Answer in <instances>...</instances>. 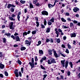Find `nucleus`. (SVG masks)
I'll return each instance as SVG.
<instances>
[{"mask_svg": "<svg viewBox=\"0 0 80 80\" xmlns=\"http://www.w3.org/2000/svg\"><path fill=\"white\" fill-rule=\"evenodd\" d=\"M3 43H5L6 42V39L5 38H3Z\"/></svg>", "mask_w": 80, "mask_h": 80, "instance_id": "nucleus-39", "label": "nucleus"}, {"mask_svg": "<svg viewBox=\"0 0 80 80\" xmlns=\"http://www.w3.org/2000/svg\"><path fill=\"white\" fill-rule=\"evenodd\" d=\"M42 14L44 15H48V12H47L45 11H43L42 12Z\"/></svg>", "mask_w": 80, "mask_h": 80, "instance_id": "nucleus-3", "label": "nucleus"}, {"mask_svg": "<svg viewBox=\"0 0 80 80\" xmlns=\"http://www.w3.org/2000/svg\"><path fill=\"white\" fill-rule=\"evenodd\" d=\"M9 18L11 20H12L13 21H15V19L13 18L12 17H9Z\"/></svg>", "mask_w": 80, "mask_h": 80, "instance_id": "nucleus-18", "label": "nucleus"}, {"mask_svg": "<svg viewBox=\"0 0 80 80\" xmlns=\"http://www.w3.org/2000/svg\"><path fill=\"white\" fill-rule=\"evenodd\" d=\"M73 10L74 12H77V11L79 10V9L77 8H76L73 9Z\"/></svg>", "mask_w": 80, "mask_h": 80, "instance_id": "nucleus-13", "label": "nucleus"}, {"mask_svg": "<svg viewBox=\"0 0 80 80\" xmlns=\"http://www.w3.org/2000/svg\"><path fill=\"white\" fill-rule=\"evenodd\" d=\"M60 54H61V55L63 57H65V55L63 54H62V53H60Z\"/></svg>", "mask_w": 80, "mask_h": 80, "instance_id": "nucleus-52", "label": "nucleus"}, {"mask_svg": "<svg viewBox=\"0 0 80 80\" xmlns=\"http://www.w3.org/2000/svg\"><path fill=\"white\" fill-rule=\"evenodd\" d=\"M48 64H50V65L52 63V62L51 61H50L49 59L48 60Z\"/></svg>", "mask_w": 80, "mask_h": 80, "instance_id": "nucleus-26", "label": "nucleus"}, {"mask_svg": "<svg viewBox=\"0 0 80 80\" xmlns=\"http://www.w3.org/2000/svg\"><path fill=\"white\" fill-rule=\"evenodd\" d=\"M5 66L3 64H2L0 63V68L1 69H3V68H4V67Z\"/></svg>", "mask_w": 80, "mask_h": 80, "instance_id": "nucleus-12", "label": "nucleus"}, {"mask_svg": "<svg viewBox=\"0 0 80 80\" xmlns=\"http://www.w3.org/2000/svg\"><path fill=\"white\" fill-rule=\"evenodd\" d=\"M35 20H36V21H38V17H35Z\"/></svg>", "mask_w": 80, "mask_h": 80, "instance_id": "nucleus-64", "label": "nucleus"}, {"mask_svg": "<svg viewBox=\"0 0 80 80\" xmlns=\"http://www.w3.org/2000/svg\"><path fill=\"white\" fill-rule=\"evenodd\" d=\"M14 8H11V12H14Z\"/></svg>", "mask_w": 80, "mask_h": 80, "instance_id": "nucleus-33", "label": "nucleus"}, {"mask_svg": "<svg viewBox=\"0 0 80 80\" xmlns=\"http://www.w3.org/2000/svg\"><path fill=\"white\" fill-rule=\"evenodd\" d=\"M5 35L7 36V37H10L11 35V34L10 33H6Z\"/></svg>", "mask_w": 80, "mask_h": 80, "instance_id": "nucleus-24", "label": "nucleus"}, {"mask_svg": "<svg viewBox=\"0 0 80 80\" xmlns=\"http://www.w3.org/2000/svg\"><path fill=\"white\" fill-rule=\"evenodd\" d=\"M55 33L57 35L56 36L57 37H58V36H59V32L58 31L56 32Z\"/></svg>", "mask_w": 80, "mask_h": 80, "instance_id": "nucleus-19", "label": "nucleus"}, {"mask_svg": "<svg viewBox=\"0 0 80 80\" xmlns=\"http://www.w3.org/2000/svg\"><path fill=\"white\" fill-rule=\"evenodd\" d=\"M41 28H45V26H44V25L42 24H41Z\"/></svg>", "mask_w": 80, "mask_h": 80, "instance_id": "nucleus-51", "label": "nucleus"}, {"mask_svg": "<svg viewBox=\"0 0 80 80\" xmlns=\"http://www.w3.org/2000/svg\"><path fill=\"white\" fill-rule=\"evenodd\" d=\"M41 68H42V69H43V70H45V68L43 67V66L42 65H41Z\"/></svg>", "mask_w": 80, "mask_h": 80, "instance_id": "nucleus-40", "label": "nucleus"}, {"mask_svg": "<svg viewBox=\"0 0 80 80\" xmlns=\"http://www.w3.org/2000/svg\"><path fill=\"white\" fill-rule=\"evenodd\" d=\"M69 64L70 65V67L71 68H73V63H72V62H69Z\"/></svg>", "mask_w": 80, "mask_h": 80, "instance_id": "nucleus-22", "label": "nucleus"}, {"mask_svg": "<svg viewBox=\"0 0 80 80\" xmlns=\"http://www.w3.org/2000/svg\"><path fill=\"white\" fill-rule=\"evenodd\" d=\"M50 40V41H49V42H51V43H53V39L51 38Z\"/></svg>", "mask_w": 80, "mask_h": 80, "instance_id": "nucleus-53", "label": "nucleus"}, {"mask_svg": "<svg viewBox=\"0 0 80 80\" xmlns=\"http://www.w3.org/2000/svg\"><path fill=\"white\" fill-rule=\"evenodd\" d=\"M10 7H15V6L13 4H9L8 5L7 8H10Z\"/></svg>", "mask_w": 80, "mask_h": 80, "instance_id": "nucleus-4", "label": "nucleus"}, {"mask_svg": "<svg viewBox=\"0 0 80 80\" xmlns=\"http://www.w3.org/2000/svg\"><path fill=\"white\" fill-rule=\"evenodd\" d=\"M44 24L45 26L47 25V21H46V19H44Z\"/></svg>", "mask_w": 80, "mask_h": 80, "instance_id": "nucleus-35", "label": "nucleus"}, {"mask_svg": "<svg viewBox=\"0 0 80 80\" xmlns=\"http://www.w3.org/2000/svg\"><path fill=\"white\" fill-rule=\"evenodd\" d=\"M11 37L13 38V40H15V39H16L15 37V36L13 35L11 36Z\"/></svg>", "mask_w": 80, "mask_h": 80, "instance_id": "nucleus-32", "label": "nucleus"}, {"mask_svg": "<svg viewBox=\"0 0 80 80\" xmlns=\"http://www.w3.org/2000/svg\"><path fill=\"white\" fill-rule=\"evenodd\" d=\"M26 49V48H25V47H22L21 48V50L22 51L25 50Z\"/></svg>", "mask_w": 80, "mask_h": 80, "instance_id": "nucleus-23", "label": "nucleus"}, {"mask_svg": "<svg viewBox=\"0 0 80 80\" xmlns=\"http://www.w3.org/2000/svg\"><path fill=\"white\" fill-rule=\"evenodd\" d=\"M65 60H62L61 61L62 65L63 67H65Z\"/></svg>", "mask_w": 80, "mask_h": 80, "instance_id": "nucleus-8", "label": "nucleus"}, {"mask_svg": "<svg viewBox=\"0 0 80 80\" xmlns=\"http://www.w3.org/2000/svg\"><path fill=\"white\" fill-rule=\"evenodd\" d=\"M30 8H33V5L31 3L30 4Z\"/></svg>", "mask_w": 80, "mask_h": 80, "instance_id": "nucleus-30", "label": "nucleus"}, {"mask_svg": "<svg viewBox=\"0 0 80 80\" xmlns=\"http://www.w3.org/2000/svg\"><path fill=\"white\" fill-rule=\"evenodd\" d=\"M14 36H17V35H18V33H17V32H15V33L14 34Z\"/></svg>", "mask_w": 80, "mask_h": 80, "instance_id": "nucleus-61", "label": "nucleus"}, {"mask_svg": "<svg viewBox=\"0 0 80 80\" xmlns=\"http://www.w3.org/2000/svg\"><path fill=\"white\" fill-rule=\"evenodd\" d=\"M58 32H60V33L62 32V31L60 28L58 29Z\"/></svg>", "mask_w": 80, "mask_h": 80, "instance_id": "nucleus-49", "label": "nucleus"}, {"mask_svg": "<svg viewBox=\"0 0 80 80\" xmlns=\"http://www.w3.org/2000/svg\"><path fill=\"white\" fill-rule=\"evenodd\" d=\"M66 15H67V16H68L69 15H70V14L68 12H66Z\"/></svg>", "mask_w": 80, "mask_h": 80, "instance_id": "nucleus-59", "label": "nucleus"}, {"mask_svg": "<svg viewBox=\"0 0 80 80\" xmlns=\"http://www.w3.org/2000/svg\"><path fill=\"white\" fill-rule=\"evenodd\" d=\"M36 33V31H33L32 32V34L33 35H34Z\"/></svg>", "mask_w": 80, "mask_h": 80, "instance_id": "nucleus-47", "label": "nucleus"}, {"mask_svg": "<svg viewBox=\"0 0 80 80\" xmlns=\"http://www.w3.org/2000/svg\"><path fill=\"white\" fill-rule=\"evenodd\" d=\"M67 74L68 76H70V74H71V73H70V72L68 71L67 72Z\"/></svg>", "mask_w": 80, "mask_h": 80, "instance_id": "nucleus-41", "label": "nucleus"}, {"mask_svg": "<svg viewBox=\"0 0 80 80\" xmlns=\"http://www.w3.org/2000/svg\"><path fill=\"white\" fill-rule=\"evenodd\" d=\"M48 53H49V52H52V50L51 49H49L48 50Z\"/></svg>", "mask_w": 80, "mask_h": 80, "instance_id": "nucleus-62", "label": "nucleus"}, {"mask_svg": "<svg viewBox=\"0 0 80 80\" xmlns=\"http://www.w3.org/2000/svg\"><path fill=\"white\" fill-rule=\"evenodd\" d=\"M17 63H19V65H22V62H21L20 60L18 59L17 61Z\"/></svg>", "mask_w": 80, "mask_h": 80, "instance_id": "nucleus-21", "label": "nucleus"}, {"mask_svg": "<svg viewBox=\"0 0 80 80\" xmlns=\"http://www.w3.org/2000/svg\"><path fill=\"white\" fill-rule=\"evenodd\" d=\"M55 19H54V18L52 17V18H51L50 20V21L51 22H52V23H54V20Z\"/></svg>", "mask_w": 80, "mask_h": 80, "instance_id": "nucleus-17", "label": "nucleus"}, {"mask_svg": "<svg viewBox=\"0 0 80 80\" xmlns=\"http://www.w3.org/2000/svg\"><path fill=\"white\" fill-rule=\"evenodd\" d=\"M25 35H27V32H25L23 33V36L24 37Z\"/></svg>", "mask_w": 80, "mask_h": 80, "instance_id": "nucleus-34", "label": "nucleus"}, {"mask_svg": "<svg viewBox=\"0 0 80 80\" xmlns=\"http://www.w3.org/2000/svg\"><path fill=\"white\" fill-rule=\"evenodd\" d=\"M61 20L63 22H66V20L64 18H61Z\"/></svg>", "mask_w": 80, "mask_h": 80, "instance_id": "nucleus-25", "label": "nucleus"}, {"mask_svg": "<svg viewBox=\"0 0 80 80\" xmlns=\"http://www.w3.org/2000/svg\"><path fill=\"white\" fill-rule=\"evenodd\" d=\"M71 37L72 38V37H76V34H75V33H72L71 34Z\"/></svg>", "mask_w": 80, "mask_h": 80, "instance_id": "nucleus-15", "label": "nucleus"}, {"mask_svg": "<svg viewBox=\"0 0 80 80\" xmlns=\"http://www.w3.org/2000/svg\"><path fill=\"white\" fill-rule=\"evenodd\" d=\"M62 27L63 28H69V27H67L65 26H62Z\"/></svg>", "mask_w": 80, "mask_h": 80, "instance_id": "nucleus-28", "label": "nucleus"}, {"mask_svg": "<svg viewBox=\"0 0 80 80\" xmlns=\"http://www.w3.org/2000/svg\"><path fill=\"white\" fill-rule=\"evenodd\" d=\"M31 44V42H29L28 40H26L25 41V44L27 45L28 46H30Z\"/></svg>", "mask_w": 80, "mask_h": 80, "instance_id": "nucleus-6", "label": "nucleus"}, {"mask_svg": "<svg viewBox=\"0 0 80 80\" xmlns=\"http://www.w3.org/2000/svg\"><path fill=\"white\" fill-rule=\"evenodd\" d=\"M36 2H37V0H33V3L34 4H35Z\"/></svg>", "mask_w": 80, "mask_h": 80, "instance_id": "nucleus-36", "label": "nucleus"}, {"mask_svg": "<svg viewBox=\"0 0 80 80\" xmlns=\"http://www.w3.org/2000/svg\"><path fill=\"white\" fill-rule=\"evenodd\" d=\"M18 69H16L14 71V73H15V74L16 75V77H18L19 75L18 73Z\"/></svg>", "mask_w": 80, "mask_h": 80, "instance_id": "nucleus-5", "label": "nucleus"}, {"mask_svg": "<svg viewBox=\"0 0 80 80\" xmlns=\"http://www.w3.org/2000/svg\"><path fill=\"white\" fill-rule=\"evenodd\" d=\"M20 16L18 15L17 18L18 19V21H20Z\"/></svg>", "mask_w": 80, "mask_h": 80, "instance_id": "nucleus-48", "label": "nucleus"}, {"mask_svg": "<svg viewBox=\"0 0 80 80\" xmlns=\"http://www.w3.org/2000/svg\"><path fill=\"white\" fill-rule=\"evenodd\" d=\"M73 24L72 23H70V27H73Z\"/></svg>", "mask_w": 80, "mask_h": 80, "instance_id": "nucleus-56", "label": "nucleus"}, {"mask_svg": "<svg viewBox=\"0 0 80 80\" xmlns=\"http://www.w3.org/2000/svg\"><path fill=\"white\" fill-rule=\"evenodd\" d=\"M66 52L67 53H69V51H68V49H66Z\"/></svg>", "mask_w": 80, "mask_h": 80, "instance_id": "nucleus-42", "label": "nucleus"}, {"mask_svg": "<svg viewBox=\"0 0 80 80\" xmlns=\"http://www.w3.org/2000/svg\"><path fill=\"white\" fill-rule=\"evenodd\" d=\"M53 53L54 55L56 58H57L58 57V54H57V52H56V51H54Z\"/></svg>", "mask_w": 80, "mask_h": 80, "instance_id": "nucleus-7", "label": "nucleus"}, {"mask_svg": "<svg viewBox=\"0 0 80 80\" xmlns=\"http://www.w3.org/2000/svg\"><path fill=\"white\" fill-rule=\"evenodd\" d=\"M36 23L37 24V27H38V26H39V22H38L37 21L36 22Z\"/></svg>", "mask_w": 80, "mask_h": 80, "instance_id": "nucleus-38", "label": "nucleus"}, {"mask_svg": "<svg viewBox=\"0 0 80 80\" xmlns=\"http://www.w3.org/2000/svg\"><path fill=\"white\" fill-rule=\"evenodd\" d=\"M68 61H66L65 67L66 68H67V67H68Z\"/></svg>", "mask_w": 80, "mask_h": 80, "instance_id": "nucleus-14", "label": "nucleus"}, {"mask_svg": "<svg viewBox=\"0 0 80 80\" xmlns=\"http://www.w3.org/2000/svg\"><path fill=\"white\" fill-rule=\"evenodd\" d=\"M57 2H58V1H55V2H54V5H52L51 4H48V7L49 8H52V7H53L55 5V3H57Z\"/></svg>", "mask_w": 80, "mask_h": 80, "instance_id": "nucleus-2", "label": "nucleus"}, {"mask_svg": "<svg viewBox=\"0 0 80 80\" xmlns=\"http://www.w3.org/2000/svg\"><path fill=\"white\" fill-rule=\"evenodd\" d=\"M57 42L58 43H60V39H58L57 40Z\"/></svg>", "mask_w": 80, "mask_h": 80, "instance_id": "nucleus-46", "label": "nucleus"}, {"mask_svg": "<svg viewBox=\"0 0 80 80\" xmlns=\"http://www.w3.org/2000/svg\"><path fill=\"white\" fill-rule=\"evenodd\" d=\"M72 21H73V22L74 23H78V21L75 20L73 21L72 20Z\"/></svg>", "mask_w": 80, "mask_h": 80, "instance_id": "nucleus-44", "label": "nucleus"}, {"mask_svg": "<svg viewBox=\"0 0 80 80\" xmlns=\"http://www.w3.org/2000/svg\"><path fill=\"white\" fill-rule=\"evenodd\" d=\"M19 74L20 77H22V73H21L20 72H19Z\"/></svg>", "mask_w": 80, "mask_h": 80, "instance_id": "nucleus-58", "label": "nucleus"}, {"mask_svg": "<svg viewBox=\"0 0 80 80\" xmlns=\"http://www.w3.org/2000/svg\"><path fill=\"white\" fill-rule=\"evenodd\" d=\"M47 76V74H44L43 75V77L44 78H46Z\"/></svg>", "mask_w": 80, "mask_h": 80, "instance_id": "nucleus-63", "label": "nucleus"}, {"mask_svg": "<svg viewBox=\"0 0 80 80\" xmlns=\"http://www.w3.org/2000/svg\"><path fill=\"white\" fill-rule=\"evenodd\" d=\"M51 63H56V61L55 60V59L53 58H52L51 59Z\"/></svg>", "mask_w": 80, "mask_h": 80, "instance_id": "nucleus-10", "label": "nucleus"}, {"mask_svg": "<svg viewBox=\"0 0 80 80\" xmlns=\"http://www.w3.org/2000/svg\"><path fill=\"white\" fill-rule=\"evenodd\" d=\"M15 38L17 42H20V38L18 36H16Z\"/></svg>", "mask_w": 80, "mask_h": 80, "instance_id": "nucleus-9", "label": "nucleus"}, {"mask_svg": "<svg viewBox=\"0 0 80 80\" xmlns=\"http://www.w3.org/2000/svg\"><path fill=\"white\" fill-rule=\"evenodd\" d=\"M29 64L30 66H31L32 69L34 67V65H35V64H34V60L33 58H32V63L30 62L29 63Z\"/></svg>", "mask_w": 80, "mask_h": 80, "instance_id": "nucleus-1", "label": "nucleus"}, {"mask_svg": "<svg viewBox=\"0 0 80 80\" xmlns=\"http://www.w3.org/2000/svg\"><path fill=\"white\" fill-rule=\"evenodd\" d=\"M42 60H46L47 59V58H46V57H44L43 58H42Z\"/></svg>", "mask_w": 80, "mask_h": 80, "instance_id": "nucleus-50", "label": "nucleus"}, {"mask_svg": "<svg viewBox=\"0 0 80 80\" xmlns=\"http://www.w3.org/2000/svg\"><path fill=\"white\" fill-rule=\"evenodd\" d=\"M41 43H42V42H41V41H39L38 42V44L39 45H40L41 44Z\"/></svg>", "mask_w": 80, "mask_h": 80, "instance_id": "nucleus-60", "label": "nucleus"}, {"mask_svg": "<svg viewBox=\"0 0 80 80\" xmlns=\"http://www.w3.org/2000/svg\"><path fill=\"white\" fill-rule=\"evenodd\" d=\"M39 53L40 55H42L43 54V52L42 50H39Z\"/></svg>", "mask_w": 80, "mask_h": 80, "instance_id": "nucleus-16", "label": "nucleus"}, {"mask_svg": "<svg viewBox=\"0 0 80 80\" xmlns=\"http://www.w3.org/2000/svg\"><path fill=\"white\" fill-rule=\"evenodd\" d=\"M20 2L21 3H22L23 4L25 3V1H23V0H21L20 1Z\"/></svg>", "mask_w": 80, "mask_h": 80, "instance_id": "nucleus-29", "label": "nucleus"}, {"mask_svg": "<svg viewBox=\"0 0 80 80\" xmlns=\"http://www.w3.org/2000/svg\"><path fill=\"white\" fill-rule=\"evenodd\" d=\"M52 22H51L50 21H48V25L50 26L52 25Z\"/></svg>", "mask_w": 80, "mask_h": 80, "instance_id": "nucleus-31", "label": "nucleus"}, {"mask_svg": "<svg viewBox=\"0 0 80 80\" xmlns=\"http://www.w3.org/2000/svg\"><path fill=\"white\" fill-rule=\"evenodd\" d=\"M50 40L49 39H48V38L46 39V42L47 43H48V42H50Z\"/></svg>", "mask_w": 80, "mask_h": 80, "instance_id": "nucleus-43", "label": "nucleus"}, {"mask_svg": "<svg viewBox=\"0 0 80 80\" xmlns=\"http://www.w3.org/2000/svg\"><path fill=\"white\" fill-rule=\"evenodd\" d=\"M67 20L68 21H71V19H70V18H67Z\"/></svg>", "mask_w": 80, "mask_h": 80, "instance_id": "nucleus-55", "label": "nucleus"}, {"mask_svg": "<svg viewBox=\"0 0 80 80\" xmlns=\"http://www.w3.org/2000/svg\"><path fill=\"white\" fill-rule=\"evenodd\" d=\"M13 22H11L10 23V29H12L13 28Z\"/></svg>", "mask_w": 80, "mask_h": 80, "instance_id": "nucleus-11", "label": "nucleus"}, {"mask_svg": "<svg viewBox=\"0 0 80 80\" xmlns=\"http://www.w3.org/2000/svg\"><path fill=\"white\" fill-rule=\"evenodd\" d=\"M35 60L36 62H37V61L38 60V59H37V56L35 57Z\"/></svg>", "mask_w": 80, "mask_h": 80, "instance_id": "nucleus-57", "label": "nucleus"}, {"mask_svg": "<svg viewBox=\"0 0 80 80\" xmlns=\"http://www.w3.org/2000/svg\"><path fill=\"white\" fill-rule=\"evenodd\" d=\"M68 47L69 49H70V48H72V47L70 44H68Z\"/></svg>", "mask_w": 80, "mask_h": 80, "instance_id": "nucleus-27", "label": "nucleus"}, {"mask_svg": "<svg viewBox=\"0 0 80 80\" xmlns=\"http://www.w3.org/2000/svg\"><path fill=\"white\" fill-rule=\"evenodd\" d=\"M5 76H6V77H7L8 75V72H5Z\"/></svg>", "mask_w": 80, "mask_h": 80, "instance_id": "nucleus-37", "label": "nucleus"}, {"mask_svg": "<svg viewBox=\"0 0 80 80\" xmlns=\"http://www.w3.org/2000/svg\"><path fill=\"white\" fill-rule=\"evenodd\" d=\"M12 18H14V17H16V15L13 14L12 15Z\"/></svg>", "mask_w": 80, "mask_h": 80, "instance_id": "nucleus-54", "label": "nucleus"}, {"mask_svg": "<svg viewBox=\"0 0 80 80\" xmlns=\"http://www.w3.org/2000/svg\"><path fill=\"white\" fill-rule=\"evenodd\" d=\"M60 77H61V78H60L59 79L63 80V76L61 75Z\"/></svg>", "mask_w": 80, "mask_h": 80, "instance_id": "nucleus-45", "label": "nucleus"}, {"mask_svg": "<svg viewBox=\"0 0 80 80\" xmlns=\"http://www.w3.org/2000/svg\"><path fill=\"white\" fill-rule=\"evenodd\" d=\"M50 28H47L46 32L47 33H49V32H50Z\"/></svg>", "mask_w": 80, "mask_h": 80, "instance_id": "nucleus-20", "label": "nucleus"}]
</instances>
